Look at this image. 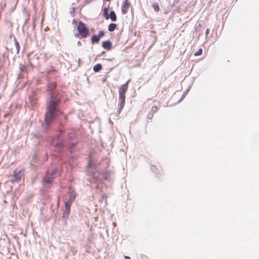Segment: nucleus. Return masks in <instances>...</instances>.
<instances>
[{
	"label": "nucleus",
	"mask_w": 259,
	"mask_h": 259,
	"mask_svg": "<svg viewBox=\"0 0 259 259\" xmlns=\"http://www.w3.org/2000/svg\"><path fill=\"white\" fill-rule=\"evenodd\" d=\"M29 100L31 104L33 106H36L37 104V98L36 97L29 96Z\"/></svg>",
	"instance_id": "obj_13"
},
{
	"label": "nucleus",
	"mask_w": 259,
	"mask_h": 259,
	"mask_svg": "<svg viewBox=\"0 0 259 259\" xmlns=\"http://www.w3.org/2000/svg\"><path fill=\"white\" fill-rule=\"evenodd\" d=\"M189 89L190 88H189L188 89H187L184 93H183V94L182 95V96L181 97V98H180V99L179 100V102H181L182 100H183V99L185 97L186 95L188 94V93L189 92Z\"/></svg>",
	"instance_id": "obj_18"
},
{
	"label": "nucleus",
	"mask_w": 259,
	"mask_h": 259,
	"mask_svg": "<svg viewBox=\"0 0 259 259\" xmlns=\"http://www.w3.org/2000/svg\"><path fill=\"white\" fill-rule=\"evenodd\" d=\"M106 1H108V2H110V1H111V0H106Z\"/></svg>",
	"instance_id": "obj_40"
},
{
	"label": "nucleus",
	"mask_w": 259,
	"mask_h": 259,
	"mask_svg": "<svg viewBox=\"0 0 259 259\" xmlns=\"http://www.w3.org/2000/svg\"><path fill=\"white\" fill-rule=\"evenodd\" d=\"M81 44H80V42L79 41H78L77 42V45H80Z\"/></svg>",
	"instance_id": "obj_37"
},
{
	"label": "nucleus",
	"mask_w": 259,
	"mask_h": 259,
	"mask_svg": "<svg viewBox=\"0 0 259 259\" xmlns=\"http://www.w3.org/2000/svg\"><path fill=\"white\" fill-rule=\"evenodd\" d=\"M100 38L105 35V32L103 30H100L97 35Z\"/></svg>",
	"instance_id": "obj_23"
},
{
	"label": "nucleus",
	"mask_w": 259,
	"mask_h": 259,
	"mask_svg": "<svg viewBox=\"0 0 259 259\" xmlns=\"http://www.w3.org/2000/svg\"><path fill=\"white\" fill-rule=\"evenodd\" d=\"M87 172L93 176H96V174L98 172L96 166L91 160L88 162Z\"/></svg>",
	"instance_id": "obj_5"
},
{
	"label": "nucleus",
	"mask_w": 259,
	"mask_h": 259,
	"mask_svg": "<svg viewBox=\"0 0 259 259\" xmlns=\"http://www.w3.org/2000/svg\"><path fill=\"white\" fill-rule=\"evenodd\" d=\"M209 33V29L207 28L206 30V31H205V36H207V35Z\"/></svg>",
	"instance_id": "obj_30"
},
{
	"label": "nucleus",
	"mask_w": 259,
	"mask_h": 259,
	"mask_svg": "<svg viewBox=\"0 0 259 259\" xmlns=\"http://www.w3.org/2000/svg\"><path fill=\"white\" fill-rule=\"evenodd\" d=\"M110 176L109 172H105L102 174V177L104 180H107Z\"/></svg>",
	"instance_id": "obj_16"
},
{
	"label": "nucleus",
	"mask_w": 259,
	"mask_h": 259,
	"mask_svg": "<svg viewBox=\"0 0 259 259\" xmlns=\"http://www.w3.org/2000/svg\"><path fill=\"white\" fill-rule=\"evenodd\" d=\"M58 172L57 168H53L51 171H48L42 180V186L45 189L51 188L53 180L56 178Z\"/></svg>",
	"instance_id": "obj_3"
},
{
	"label": "nucleus",
	"mask_w": 259,
	"mask_h": 259,
	"mask_svg": "<svg viewBox=\"0 0 259 259\" xmlns=\"http://www.w3.org/2000/svg\"><path fill=\"white\" fill-rule=\"evenodd\" d=\"M131 3L128 0H124L122 4V12L123 14H126L130 10Z\"/></svg>",
	"instance_id": "obj_8"
},
{
	"label": "nucleus",
	"mask_w": 259,
	"mask_h": 259,
	"mask_svg": "<svg viewBox=\"0 0 259 259\" xmlns=\"http://www.w3.org/2000/svg\"><path fill=\"white\" fill-rule=\"evenodd\" d=\"M8 114H5V115H4V117H6L7 116H8Z\"/></svg>",
	"instance_id": "obj_35"
},
{
	"label": "nucleus",
	"mask_w": 259,
	"mask_h": 259,
	"mask_svg": "<svg viewBox=\"0 0 259 259\" xmlns=\"http://www.w3.org/2000/svg\"><path fill=\"white\" fill-rule=\"evenodd\" d=\"M131 80H128L124 84L122 85L119 89V103L117 112L120 114L124 107L125 102V94L128 89V83Z\"/></svg>",
	"instance_id": "obj_2"
},
{
	"label": "nucleus",
	"mask_w": 259,
	"mask_h": 259,
	"mask_svg": "<svg viewBox=\"0 0 259 259\" xmlns=\"http://www.w3.org/2000/svg\"><path fill=\"white\" fill-rule=\"evenodd\" d=\"M153 114L152 113H149L147 116V118L149 119H151L153 116Z\"/></svg>",
	"instance_id": "obj_27"
},
{
	"label": "nucleus",
	"mask_w": 259,
	"mask_h": 259,
	"mask_svg": "<svg viewBox=\"0 0 259 259\" xmlns=\"http://www.w3.org/2000/svg\"><path fill=\"white\" fill-rule=\"evenodd\" d=\"M102 47L107 50H110L112 48V42L110 40H106L102 42Z\"/></svg>",
	"instance_id": "obj_10"
},
{
	"label": "nucleus",
	"mask_w": 259,
	"mask_h": 259,
	"mask_svg": "<svg viewBox=\"0 0 259 259\" xmlns=\"http://www.w3.org/2000/svg\"><path fill=\"white\" fill-rule=\"evenodd\" d=\"M72 203L66 201L65 202V209L63 210V218H67L69 215L70 212V207Z\"/></svg>",
	"instance_id": "obj_7"
},
{
	"label": "nucleus",
	"mask_w": 259,
	"mask_h": 259,
	"mask_svg": "<svg viewBox=\"0 0 259 259\" xmlns=\"http://www.w3.org/2000/svg\"><path fill=\"white\" fill-rule=\"evenodd\" d=\"M66 118H67L66 116H64V119H65V120H66Z\"/></svg>",
	"instance_id": "obj_38"
},
{
	"label": "nucleus",
	"mask_w": 259,
	"mask_h": 259,
	"mask_svg": "<svg viewBox=\"0 0 259 259\" xmlns=\"http://www.w3.org/2000/svg\"><path fill=\"white\" fill-rule=\"evenodd\" d=\"M44 20V17H42V18H41V23L43 22Z\"/></svg>",
	"instance_id": "obj_34"
},
{
	"label": "nucleus",
	"mask_w": 259,
	"mask_h": 259,
	"mask_svg": "<svg viewBox=\"0 0 259 259\" xmlns=\"http://www.w3.org/2000/svg\"><path fill=\"white\" fill-rule=\"evenodd\" d=\"M151 170L153 171V172H155V174H156V176L157 177H158V175L157 174V172L156 171L157 170V168L156 167L154 166V165H152L151 166Z\"/></svg>",
	"instance_id": "obj_24"
},
{
	"label": "nucleus",
	"mask_w": 259,
	"mask_h": 259,
	"mask_svg": "<svg viewBox=\"0 0 259 259\" xmlns=\"http://www.w3.org/2000/svg\"><path fill=\"white\" fill-rule=\"evenodd\" d=\"M68 193L69 196L67 201L72 203L76 198V193L74 191H71L70 190H69Z\"/></svg>",
	"instance_id": "obj_9"
},
{
	"label": "nucleus",
	"mask_w": 259,
	"mask_h": 259,
	"mask_svg": "<svg viewBox=\"0 0 259 259\" xmlns=\"http://www.w3.org/2000/svg\"><path fill=\"white\" fill-rule=\"evenodd\" d=\"M158 110V108L155 106H153L151 108V113H153V114L156 113Z\"/></svg>",
	"instance_id": "obj_20"
},
{
	"label": "nucleus",
	"mask_w": 259,
	"mask_h": 259,
	"mask_svg": "<svg viewBox=\"0 0 259 259\" xmlns=\"http://www.w3.org/2000/svg\"><path fill=\"white\" fill-rule=\"evenodd\" d=\"M38 92L39 91L37 90H34L32 92V94L30 95V96L36 97V96L38 94Z\"/></svg>",
	"instance_id": "obj_26"
},
{
	"label": "nucleus",
	"mask_w": 259,
	"mask_h": 259,
	"mask_svg": "<svg viewBox=\"0 0 259 259\" xmlns=\"http://www.w3.org/2000/svg\"><path fill=\"white\" fill-rule=\"evenodd\" d=\"M58 145H59L58 146L60 147L63 146V143L62 142L58 143Z\"/></svg>",
	"instance_id": "obj_31"
},
{
	"label": "nucleus",
	"mask_w": 259,
	"mask_h": 259,
	"mask_svg": "<svg viewBox=\"0 0 259 259\" xmlns=\"http://www.w3.org/2000/svg\"><path fill=\"white\" fill-rule=\"evenodd\" d=\"M105 194H103V195H102L103 198L104 197V196H105Z\"/></svg>",
	"instance_id": "obj_39"
},
{
	"label": "nucleus",
	"mask_w": 259,
	"mask_h": 259,
	"mask_svg": "<svg viewBox=\"0 0 259 259\" xmlns=\"http://www.w3.org/2000/svg\"><path fill=\"white\" fill-rule=\"evenodd\" d=\"M23 176L22 171L21 170L17 169H15L14 171L11 182L12 183L18 182L21 179Z\"/></svg>",
	"instance_id": "obj_6"
},
{
	"label": "nucleus",
	"mask_w": 259,
	"mask_h": 259,
	"mask_svg": "<svg viewBox=\"0 0 259 259\" xmlns=\"http://www.w3.org/2000/svg\"><path fill=\"white\" fill-rule=\"evenodd\" d=\"M76 22H77L76 20L75 19H73V20H72V24H76Z\"/></svg>",
	"instance_id": "obj_32"
},
{
	"label": "nucleus",
	"mask_w": 259,
	"mask_h": 259,
	"mask_svg": "<svg viewBox=\"0 0 259 259\" xmlns=\"http://www.w3.org/2000/svg\"><path fill=\"white\" fill-rule=\"evenodd\" d=\"M105 53V52H102L100 55H102L104 54Z\"/></svg>",
	"instance_id": "obj_36"
},
{
	"label": "nucleus",
	"mask_w": 259,
	"mask_h": 259,
	"mask_svg": "<svg viewBox=\"0 0 259 259\" xmlns=\"http://www.w3.org/2000/svg\"><path fill=\"white\" fill-rule=\"evenodd\" d=\"M201 27V24H199L195 29V32H193V35L195 33H196L197 31H199L200 30Z\"/></svg>",
	"instance_id": "obj_25"
},
{
	"label": "nucleus",
	"mask_w": 259,
	"mask_h": 259,
	"mask_svg": "<svg viewBox=\"0 0 259 259\" xmlns=\"http://www.w3.org/2000/svg\"><path fill=\"white\" fill-rule=\"evenodd\" d=\"M100 39L97 35L93 34L91 38V44L92 45L98 44L100 42Z\"/></svg>",
	"instance_id": "obj_11"
},
{
	"label": "nucleus",
	"mask_w": 259,
	"mask_h": 259,
	"mask_svg": "<svg viewBox=\"0 0 259 259\" xmlns=\"http://www.w3.org/2000/svg\"><path fill=\"white\" fill-rule=\"evenodd\" d=\"M15 47H16V48L17 50V53L19 54L20 47V45H19V42L16 40L15 38Z\"/></svg>",
	"instance_id": "obj_17"
},
{
	"label": "nucleus",
	"mask_w": 259,
	"mask_h": 259,
	"mask_svg": "<svg viewBox=\"0 0 259 259\" xmlns=\"http://www.w3.org/2000/svg\"><path fill=\"white\" fill-rule=\"evenodd\" d=\"M108 12H109V8H104L103 9L104 16H109Z\"/></svg>",
	"instance_id": "obj_19"
},
{
	"label": "nucleus",
	"mask_w": 259,
	"mask_h": 259,
	"mask_svg": "<svg viewBox=\"0 0 259 259\" xmlns=\"http://www.w3.org/2000/svg\"><path fill=\"white\" fill-rule=\"evenodd\" d=\"M152 7L155 11L158 12L159 10V7L157 4H153Z\"/></svg>",
	"instance_id": "obj_21"
},
{
	"label": "nucleus",
	"mask_w": 259,
	"mask_h": 259,
	"mask_svg": "<svg viewBox=\"0 0 259 259\" xmlns=\"http://www.w3.org/2000/svg\"><path fill=\"white\" fill-rule=\"evenodd\" d=\"M125 259H131L129 256L126 255L124 256Z\"/></svg>",
	"instance_id": "obj_33"
},
{
	"label": "nucleus",
	"mask_w": 259,
	"mask_h": 259,
	"mask_svg": "<svg viewBox=\"0 0 259 259\" xmlns=\"http://www.w3.org/2000/svg\"><path fill=\"white\" fill-rule=\"evenodd\" d=\"M77 30L80 38H86L90 34L89 29L87 27L86 25L83 22L80 21L77 26Z\"/></svg>",
	"instance_id": "obj_4"
},
{
	"label": "nucleus",
	"mask_w": 259,
	"mask_h": 259,
	"mask_svg": "<svg viewBox=\"0 0 259 259\" xmlns=\"http://www.w3.org/2000/svg\"><path fill=\"white\" fill-rule=\"evenodd\" d=\"M116 28V24L115 23H111L108 26V30L109 31H113Z\"/></svg>",
	"instance_id": "obj_15"
},
{
	"label": "nucleus",
	"mask_w": 259,
	"mask_h": 259,
	"mask_svg": "<svg viewBox=\"0 0 259 259\" xmlns=\"http://www.w3.org/2000/svg\"><path fill=\"white\" fill-rule=\"evenodd\" d=\"M102 69V66L101 64L98 63L93 67V70L95 72H98Z\"/></svg>",
	"instance_id": "obj_14"
},
{
	"label": "nucleus",
	"mask_w": 259,
	"mask_h": 259,
	"mask_svg": "<svg viewBox=\"0 0 259 259\" xmlns=\"http://www.w3.org/2000/svg\"><path fill=\"white\" fill-rule=\"evenodd\" d=\"M56 83L51 82L47 86L49 98L47 100V111L42 128L48 132L51 128V124L59 116L63 114L61 100L62 95L56 89Z\"/></svg>",
	"instance_id": "obj_1"
},
{
	"label": "nucleus",
	"mask_w": 259,
	"mask_h": 259,
	"mask_svg": "<svg viewBox=\"0 0 259 259\" xmlns=\"http://www.w3.org/2000/svg\"><path fill=\"white\" fill-rule=\"evenodd\" d=\"M202 49H199L198 51H197L196 52H195L194 53V56H200L202 54Z\"/></svg>",
	"instance_id": "obj_22"
},
{
	"label": "nucleus",
	"mask_w": 259,
	"mask_h": 259,
	"mask_svg": "<svg viewBox=\"0 0 259 259\" xmlns=\"http://www.w3.org/2000/svg\"><path fill=\"white\" fill-rule=\"evenodd\" d=\"M106 19H110L112 21H116L117 17H105Z\"/></svg>",
	"instance_id": "obj_28"
},
{
	"label": "nucleus",
	"mask_w": 259,
	"mask_h": 259,
	"mask_svg": "<svg viewBox=\"0 0 259 259\" xmlns=\"http://www.w3.org/2000/svg\"><path fill=\"white\" fill-rule=\"evenodd\" d=\"M80 60V59L79 58L78 59V62H79Z\"/></svg>",
	"instance_id": "obj_41"
},
{
	"label": "nucleus",
	"mask_w": 259,
	"mask_h": 259,
	"mask_svg": "<svg viewBox=\"0 0 259 259\" xmlns=\"http://www.w3.org/2000/svg\"><path fill=\"white\" fill-rule=\"evenodd\" d=\"M75 145V142H72L68 144V147L70 153H73L74 151Z\"/></svg>",
	"instance_id": "obj_12"
},
{
	"label": "nucleus",
	"mask_w": 259,
	"mask_h": 259,
	"mask_svg": "<svg viewBox=\"0 0 259 259\" xmlns=\"http://www.w3.org/2000/svg\"><path fill=\"white\" fill-rule=\"evenodd\" d=\"M109 16H116L115 12L113 11H111Z\"/></svg>",
	"instance_id": "obj_29"
}]
</instances>
